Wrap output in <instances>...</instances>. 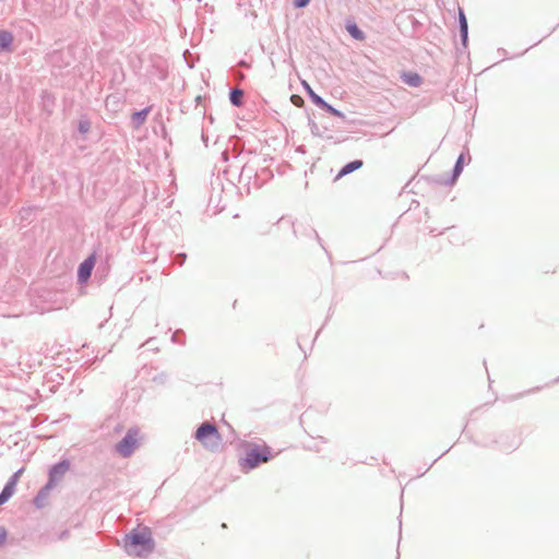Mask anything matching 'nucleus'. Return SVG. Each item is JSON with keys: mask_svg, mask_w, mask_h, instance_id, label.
<instances>
[{"mask_svg": "<svg viewBox=\"0 0 559 559\" xmlns=\"http://www.w3.org/2000/svg\"><path fill=\"white\" fill-rule=\"evenodd\" d=\"M124 549L129 554L143 557L151 554L155 548V542L151 528L143 526L141 531L132 530L124 536Z\"/></svg>", "mask_w": 559, "mask_h": 559, "instance_id": "1", "label": "nucleus"}, {"mask_svg": "<svg viewBox=\"0 0 559 559\" xmlns=\"http://www.w3.org/2000/svg\"><path fill=\"white\" fill-rule=\"evenodd\" d=\"M248 447L246 455L239 459V467L245 473L257 468L262 463L269 462L273 456L271 448L266 444H248Z\"/></svg>", "mask_w": 559, "mask_h": 559, "instance_id": "2", "label": "nucleus"}, {"mask_svg": "<svg viewBox=\"0 0 559 559\" xmlns=\"http://www.w3.org/2000/svg\"><path fill=\"white\" fill-rule=\"evenodd\" d=\"M139 429L135 427L130 428L126 436L116 444V452L122 457H129L138 447Z\"/></svg>", "mask_w": 559, "mask_h": 559, "instance_id": "3", "label": "nucleus"}, {"mask_svg": "<svg viewBox=\"0 0 559 559\" xmlns=\"http://www.w3.org/2000/svg\"><path fill=\"white\" fill-rule=\"evenodd\" d=\"M194 438L205 447H209V439L215 438L217 441L221 439L216 425L209 421H204L198 427Z\"/></svg>", "mask_w": 559, "mask_h": 559, "instance_id": "4", "label": "nucleus"}, {"mask_svg": "<svg viewBox=\"0 0 559 559\" xmlns=\"http://www.w3.org/2000/svg\"><path fill=\"white\" fill-rule=\"evenodd\" d=\"M70 461L68 459H63L59 461L58 463L53 464L49 471H48V481L53 487L57 485L58 481H60L66 473L70 468Z\"/></svg>", "mask_w": 559, "mask_h": 559, "instance_id": "5", "label": "nucleus"}, {"mask_svg": "<svg viewBox=\"0 0 559 559\" xmlns=\"http://www.w3.org/2000/svg\"><path fill=\"white\" fill-rule=\"evenodd\" d=\"M96 263L95 253L88 255L84 261L79 264L78 267V282L80 284H85L91 278L92 272L94 270Z\"/></svg>", "mask_w": 559, "mask_h": 559, "instance_id": "6", "label": "nucleus"}, {"mask_svg": "<svg viewBox=\"0 0 559 559\" xmlns=\"http://www.w3.org/2000/svg\"><path fill=\"white\" fill-rule=\"evenodd\" d=\"M464 168V154H460L459 157L455 160V164L453 166L451 176L442 181H439L440 183H443L445 186H452L457 180L460 175L462 174Z\"/></svg>", "mask_w": 559, "mask_h": 559, "instance_id": "7", "label": "nucleus"}, {"mask_svg": "<svg viewBox=\"0 0 559 559\" xmlns=\"http://www.w3.org/2000/svg\"><path fill=\"white\" fill-rule=\"evenodd\" d=\"M457 22H459L461 43H462L463 47L466 48L467 41H468V24H467V19L465 16V13H464L463 9H461V8H459Z\"/></svg>", "mask_w": 559, "mask_h": 559, "instance_id": "8", "label": "nucleus"}, {"mask_svg": "<svg viewBox=\"0 0 559 559\" xmlns=\"http://www.w3.org/2000/svg\"><path fill=\"white\" fill-rule=\"evenodd\" d=\"M52 488L53 486L47 483L38 490V492L33 499V504L35 506L36 509H43L46 506L47 499Z\"/></svg>", "mask_w": 559, "mask_h": 559, "instance_id": "9", "label": "nucleus"}, {"mask_svg": "<svg viewBox=\"0 0 559 559\" xmlns=\"http://www.w3.org/2000/svg\"><path fill=\"white\" fill-rule=\"evenodd\" d=\"M152 107L147 106L141 110L134 111L131 117V121L134 128L141 127L147 119V116Z\"/></svg>", "mask_w": 559, "mask_h": 559, "instance_id": "10", "label": "nucleus"}, {"mask_svg": "<svg viewBox=\"0 0 559 559\" xmlns=\"http://www.w3.org/2000/svg\"><path fill=\"white\" fill-rule=\"evenodd\" d=\"M364 163L361 159H354L347 164H345L341 170L338 171L336 178L344 177L346 175L352 174L355 170H358L362 167Z\"/></svg>", "mask_w": 559, "mask_h": 559, "instance_id": "11", "label": "nucleus"}, {"mask_svg": "<svg viewBox=\"0 0 559 559\" xmlns=\"http://www.w3.org/2000/svg\"><path fill=\"white\" fill-rule=\"evenodd\" d=\"M401 79L412 87H418L423 83V78L416 72H403Z\"/></svg>", "mask_w": 559, "mask_h": 559, "instance_id": "12", "label": "nucleus"}, {"mask_svg": "<svg viewBox=\"0 0 559 559\" xmlns=\"http://www.w3.org/2000/svg\"><path fill=\"white\" fill-rule=\"evenodd\" d=\"M229 102L235 107H240L243 104V91L235 87L229 91Z\"/></svg>", "mask_w": 559, "mask_h": 559, "instance_id": "13", "label": "nucleus"}, {"mask_svg": "<svg viewBox=\"0 0 559 559\" xmlns=\"http://www.w3.org/2000/svg\"><path fill=\"white\" fill-rule=\"evenodd\" d=\"M348 34L356 40H364L365 33L359 28V26L355 22H348L345 26Z\"/></svg>", "mask_w": 559, "mask_h": 559, "instance_id": "14", "label": "nucleus"}, {"mask_svg": "<svg viewBox=\"0 0 559 559\" xmlns=\"http://www.w3.org/2000/svg\"><path fill=\"white\" fill-rule=\"evenodd\" d=\"M302 86H304L305 91L307 92V94H308L309 98L311 99V102L316 106L321 108V106L325 103V100L320 95L314 93V91L311 88L309 83H307L306 81H302Z\"/></svg>", "mask_w": 559, "mask_h": 559, "instance_id": "15", "label": "nucleus"}, {"mask_svg": "<svg viewBox=\"0 0 559 559\" xmlns=\"http://www.w3.org/2000/svg\"><path fill=\"white\" fill-rule=\"evenodd\" d=\"M12 41L13 36L9 31H0V50H9Z\"/></svg>", "mask_w": 559, "mask_h": 559, "instance_id": "16", "label": "nucleus"}, {"mask_svg": "<svg viewBox=\"0 0 559 559\" xmlns=\"http://www.w3.org/2000/svg\"><path fill=\"white\" fill-rule=\"evenodd\" d=\"M320 109H323L324 111H326V112H329V114H331V115H333V116H335V117H338V118H341V119H344V118H345V115H344L341 110L336 109L335 107H333L332 105H330L328 102H325V103L321 106V108H320Z\"/></svg>", "mask_w": 559, "mask_h": 559, "instance_id": "17", "label": "nucleus"}, {"mask_svg": "<svg viewBox=\"0 0 559 559\" xmlns=\"http://www.w3.org/2000/svg\"><path fill=\"white\" fill-rule=\"evenodd\" d=\"M41 99H43V104H44V107L47 108L49 106H53L55 105V97L51 93L47 92V91H44L41 93Z\"/></svg>", "mask_w": 559, "mask_h": 559, "instance_id": "18", "label": "nucleus"}, {"mask_svg": "<svg viewBox=\"0 0 559 559\" xmlns=\"http://www.w3.org/2000/svg\"><path fill=\"white\" fill-rule=\"evenodd\" d=\"M34 210H35V209H34V207H32V206L23 207V209L20 211V213H19L21 221H28V219L31 218V216H32V214H33Z\"/></svg>", "mask_w": 559, "mask_h": 559, "instance_id": "19", "label": "nucleus"}, {"mask_svg": "<svg viewBox=\"0 0 559 559\" xmlns=\"http://www.w3.org/2000/svg\"><path fill=\"white\" fill-rule=\"evenodd\" d=\"M15 487H16V484L13 483V480H8L1 491L7 493L9 497H12L15 491Z\"/></svg>", "mask_w": 559, "mask_h": 559, "instance_id": "20", "label": "nucleus"}, {"mask_svg": "<svg viewBox=\"0 0 559 559\" xmlns=\"http://www.w3.org/2000/svg\"><path fill=\"white\" fill-rule=\"evenodd\" d=\"M15 487H16V484L13 483V480H8L1 491L7 493L9 497H12L15 491Z\"/></svg>", "mask_w": 559, "mask_h": 559, "instance_id": "21", "label": "nucleus"}, {"mask_svg": "<svg viewBox=\"0 0 559 559\" xmlns=\"http://www.w3.org/2000/svg\"><path fill=\"white\" fill-rule=\"evenodd\" d=\"M309 127H310L311 133L314 136H320L321 135L320 128H319V126L313 120H309Z\"/></svg>", "mask_w": 559, "mask_h": 559, "instance_id": "22", "label": "nucleus"}, {"mask_svg": "<svg viewBox=\"0 0 559 559\" xmlns=\"http://www.w3.org/2000/svg\"><path fill=\"white\" fill-rule=\"evenodd\" d=\"M187 260V254L185 252H180L178 254H176L174 261L175 263H177L179 266H182L185 264Z\"/></svg>", "mask_w": 559, "mask_h": 559, "instance_id": "23", "label": "nucleus"}, {"mask_svg": "<svg viewBox=\"0 0 559 559\" xmlns=\"http://www.w3.org/2000/svg\"><path fill=\"white\" fill-rule=\"evenodd\" d=\"M519 444H520L519 439L516 437H513L512 443L510 445H508V447H501V450H503V451H512V450L516 449L519 447Z\"/></svg>", "mask_w": 559, "mask_h": 559, "instance_id": "24", "label": "nucleus"}, {"mask_svg": "<svg viewBox=\"0 0 559 559\" xmlns=\"http://www.w3.org/2000/svg\"><path fill=\"white\" fill-rule=\"evenodd\" d=\"M311 0H293V4L296 9L306 8Z\"/></svg>", "mask_w": 559, "mask_h": 559, "instance_id": "25", "label": "nucleus"}, {"mask_svg": "<svg viewBox=\"0 0 559 559\" xmlns=\"http://www.w3.org/2000/svg\"><path fill=\"white\" fill-rule=\"evenodd\" d=\"M90 127L91 126L88 121H80L78 129L81 133L85 134L86 132H88Z\"/></svg>", "mask_w": 559, "mask_h": 559, "instance_id": "26", "label": "nucleus"}, {"mask_svg": "<svg viewBox=\"0 0 559 559\" xmlns=\"http://www.w3.org/2000/svg\"><path fill=\"white\" fill-rule=\"evenodd\" d=\"M24 472V467H21L15 473L12 474V476L9 478V480H13V483L17 484L20 476Z\"/></svg>", "mask_w": 559, "mask_h": 559, "instance_id": "27", "label": "nucleus"}, {"mask_svg": "<svg viewBox=\"0 0 559 559\" xmlns=\"http://www.w3.org/2000/svg\"><path fill=\"white\" fill-rule=\"evenodd\" d=\"M7 536H8V532H7L5 527L0 526V546L2 544H4Z\"/></svg>", "mask_w": 559, "mask_h": 559, "instance_id": "28", "label": "nucleus"}, {"mask_svg": "<svg viewBox=\"0 0 559 559\" xmlns=\"http://www.w3.org/2000/svg\"><path fill=\"white\" fill-rule=\"evenodd\" d=\"M69 536H70V531H69V530H63V531H61V532L58 534L57 539H59V540H64V539H67Z\"/></svg>", "mask_w": 559, "mask_h": 559, "instance_id": "29", "label": "nucleus"}, {"mask_svg": "<svg viewBox=\"0 0 559 559\" xmlns=\"http://www.w3.org/2000/svg\"><path fill=\"white\" fill-rule=\"evenodd\" d=\"M11 497H9L3 491L0 492V506L7 503Z\"/></svg>", "mask_w": 559, "mask_h": 559, "instance_id": "30", "label": "nucleus"}, {"mask_svg": "<svg viewBox=\"0 0 559 559\" xmlns=\"http://www.w3.org/2000/svg\"><path fill=\"white\" fill-rule=\"evenodd\" d=\"M311 233L314 235V237L320 241V237L318 235V233L311 228Z\"/></svg>", "mask_w": 559, "mask_h": 559, "instance_id": "31", "label": "nucleus"}, {"mask_svg": "<svg viewBox=\"0 0 559 559\" xmlns=\"http://www.w3.org/2000/svg\"><path fill=\"white\" fill-rule=\"evenodd\" d=\"M60 55L59 51H55L52 55H51V59H55L56 57H58Z\"/></svg>", "mask_w": 559, "mask_h": 559, "instance_id": "32", "label": "nucleus"}, {"mask_svg": "<svg viewBox=\"0 0 559 559\" xmlns=\"http://www.w3.org/2000/svg\"><path fill=\"white\" fill-rule=\"evenodd\" d=\"M429 234H430V235H432V236H436V235H437V234H436V229H433V228H432V229H430V230H429Z\"/></svg>", "mask_w": 559, "mask_h": 559, "instance_id": "33", "label": "nucleus"}, {"mask_svg": "<svg viewBox=\"0 0 559 559\" xmlns=\"http://www.w3.org/2000/svg\"><path fill=\"white\" fill-rule=\"evenodd\" d=\"M202 140L206 143L207 139L204 136V134L202 135Z\"/></svg>", "mask_w": 559, "mask_h": 559, "instance_id": "34", "label": "nucleus"}]
</instances>
